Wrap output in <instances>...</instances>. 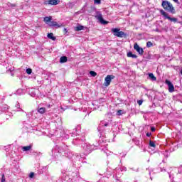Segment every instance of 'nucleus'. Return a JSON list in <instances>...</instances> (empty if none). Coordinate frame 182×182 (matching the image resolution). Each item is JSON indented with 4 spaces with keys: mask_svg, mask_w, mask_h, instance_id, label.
I'll return each mask as SVG.
<instances>
[{
    "mask_svg": "<svg viewBox=\"0 0 182 182\" xmlns=\"http://www.w3.org/2000/svg\"><path fill=\"white\" fill-rule=\"evenodd\" d=\"M21 93H22V89H18L17 90V95H21Z\"/></svg>",
    "mask_w": 182,
    "mask_h": 182,
    "instance_id": "obj_30",
    "label": "nucleus"
},
{
    "mask_svg": "<svg viewBox=\"0 0 182 182\" xmlns=\"http://www.w3.org/2000/svg\"><path fill=\"white\" fill-rule=\"evenodd\" d=\"M1 182H6L5 180V173L1 174Z\"/></svg>",
    "mask_w": 182,
    "mask_h": 182,
    "instance_id": "obj_24",
    "label": "nucleus"
},
{
    "mask_svg": "<svg viewBox=\"0 0 182 182\" xmlns=\"http://www.w3.org/2000/svg\"><path fill=\"white\" fill-rule=\"evenodd\" d=\"M127 56L128 58H132V59H137V55L136 54H133L132 51L128 52Z\"/></svg>",
    "mask_w": 182,
    "mask_h": 182,
    "instance_id": "obj_10",
    "label": "nucleus"
},
{
    "mask_svg": "<svg viewBox=\"0 0 182 182\" xmlns=\"http://www.w3.org/2000/svg\"><path fill=\"white\" fill-rule=\"evenodd\" d=\"M47 37L48 39H51L52 41H56V37L53 36L52 33H48Z\"/></svg>",
    "mask_w": 182,
    "mask_h": 182,
    "instance_id": "obj_14",
    "label": "nucleus"
},
{
    "mask_svg": "<svg viewBox=\"0 0 182 182\" xmlns=\"http://www.w3.org/2000/svg\"><path fill=\"white\" fill-rule=\"evenodd\" d=\"M60 153H64V154H65L66 156H69V151L68 150H63V149H62V147L59 148V151Z\"/></svg>",
    "mask_w": 182,
    "mask_h": 182,
    "instance_id": "obj_13",
    "label": "nucleus"
},
{
    "mask_svg": "<svg viewBox=\"0 0 182 182\" xmlns=\"http://www.w3.org/2000/svg\"><path fill=\"white\" fill-rule=\"evenodd\" d=\"M150 136H151V133H150V132L146 133L147 137H150Z\"/></svg>",
    "mask_w": 182,
    "mask_h": 182,
    "instance_id": "obj_34",
    "label": "nucleus"
},
{
    "mask_svg": "<svg viewBox=\"0 0 182 182\" xmlns=\"http://www.w3.org/2000/svg\"><path fill=\"white\" fill-rule=\"evenodd\" d=\"M178 173H179V174L181 173V172H180V171H178Z\"/></svg>",
    "mask_w": 182,
    "mask_h": 182,
    "instance_id": "obj_39",
    "label": "nucleus"
},
{
    "mask_svg": "<svg viewBox=\"0 0 182 182\" xmlns=\"http://www.w3.org/2000/svg\"><path fill=\"white\" fill-rule=\"evenodd\" d=\"M85 28V27L83 26H78L75 28V31H83V29Z\"/></svg>",
    "mask_w": 182,
    "mask_h": 182,
    "instance_id": "obj_17",
    "label": "nucleus"
},
{
    "mask_svg": "<svg viewBox=\"0 0 182 182\" xmlns=\"http://www.w3.org/2000/svg\"><path fill=\"white\" fill-rule=\"evenodd\" d=\"M114 79V75H108L105 79L104 85L107 87V86H110V83L112 82V80Z\"/></svg>",
    "mask_w": 182,
    "mask_h": 182,
    "instance_id": "obj_5",
    "label": "nucleus"
},
{
    "mask_svg": "<svg viewBox=\"0 0 182 182\" xmlns=\"http://www.w3.org/2000/svg\"><path fill=\"white\" fill-rule=\"evenodd\" d=\"M151 46H153V43H151V41H148L146 43V48H151Z\"/></svg>",
    "mask_w": 182,
    "mask_h": 182,
    "instance_id": "obj_22",
    "label": "nucleus"
},
{
    "mask_svg": "<svg viewBox=\"0 0 182 182\" xmlns=\"http://www.w3.org/2000/svg\"><path fill=\"white\" fill-rule=\"evenodd\" d=\"M16 107L17 109H20V110H17V112H23V109H21V105H19V102H17L16 105Z\"/></svg>",
    "mask_w": 182,
    "mask_h": 182,
    "instance_id": "obj_19",
    "label": "nucleus"
},
{
    "mask_svg": "<svg viewBox=\"0 0 182 182\" xmlns=\"http://www.w3.org/2000/svg\"><path fill=\"white\" fill-rule=\"evenodd\" d=\"M134 49L138 52L139 55H143L144 53V50L140 47V46L137 43L134 45Z\"/></svg>",
    "mask_w": 182,
    "mask_h": 182,
    "instance_id": "obj_7",
    "label": "nucleus"
},
{
    "mask_svg": "<svg viewBox=\"0 0 182 182\" xmlns=\"http://www.w3.org/2000/svg\"><path fill=\"white\" fill-rule=\"evenodd\" d=\"M38 113H41V114H43L46 112V108L45 107H41L38 109Z\"/></svg>",
    "mask_w": 182,
    "mask_h": 182,
    "instance_id": "obj_16",
    "label": "nucleus"
},
{
    "mask_svg": "<svg viewBox=\"0 0 182 182\" xmlns=\"http://www.w3.org/2000/svg\"><path fill=\"white\" fill-rule=\"evenodd\" d=\"M8 6H10L11 8H15V6H16V4H12V3H8Z\"/></svg>",
    "mask_w": 182,
    "mask_h": 182,
    "instance_id": "obj_23",
    "label": "nucleus"
},
{
    "mask_svg": "<svg viewBox=\"0 0 182 182\" xmlns=\"http://www.w3.org/2000/svg\"><path fill=\"white\" fill-rule=\"evenodd\" d=\"M151 132H156V128L154 127H152L151 128Z\"/></svg>",
    "mask_w": 182,
    "mask_h": 182,
    "instance_id": "obj_32",
    "label": "nucleus"
},
{
    "mask_svg": "<svg viewBox=\"0 0 182 182\" xmlns=\"http://www.w3.org/2000/svg\"><path fill=\"white\" fill-rule=\"evenodd\" d=\"M31 149H32V145H29L27 146H23L22 151H29V150H31Z\"/></svg>",
    "mask_w": 182,
    "mask_h": 182,
    "instance_id": "obj_15",
    "label": "nucleus"
},
{
    "mask_svg": "<svg viewBox=\"0 0 182 182\" xmlns=\"http://www.w3.org/2000/svg\"><path fill=\"white\" fill-rule=\"evenodd\" d=\"M122 109L118 110L117 112V116H122Z\"/></svg>",
    "mask_w": 182,
    "mask_h": 182,
    "instance_id": "obj_29",
    "label": "nucleus"
},
{
    "mask_svg": "<svg viewBox=\"0 0 182 182\" xmlns=\"http://www.w3.org/2000/svg\"><path fill=\"white\" fill-rule=\"evenodd\" d=\"M26 73L28 75H31L32 73V69H31V68L26 69Z\"/></svg>",
    "mask_w": 182,
    "mask_h": 182,
    "instance_id": "obj_26",
    "label": "nucleus"
},
{
    "mask_svg": "<svg viewBox=\"0 0 182 182\" xmlns=\"http://www.w3.org/2000/svg\"><path fill=\"white\" fill-rule=\"evenodd\" d=\"M35 176V173H33V172H31V173H30V174H29V178H33V176Z\"/></svg>",
    "mask_w": 182,
    "mask_h": 182,
    "instance_id": "obj_27",
    "label": "nucleus"
},
{
    "mask_svg": "<svg viewBox=\"0 0 182 182\" xmlns=\"http://www.w3.org/2000/svg\"><path fill=\"white\" fill-rule=\"evenodd\" d=\"M111 32H112L114 36H117V38H127V33L120 31L119 28H112Z\"/></svg>",
    "mask_w": 182,
    "mask_h": 182,
    "instance_id": "obj_3",
    "label": "nucleus"
},
{
    "mask_svg": "<svg viewBox=\"0 0 182 182\" xmlns=\"http://www.w3.org/2000/svg\"><path fill=\"white\" fill-rule=\"evenodd\" d=\"M48 108H50V105H47Z\"/></svg>",
    "mask_w": 182,
    "mask_h": 182,
    "instance_id": "obj_38",
    "label": "nucleus"
},
{
    "mask_svg": "<svg viewBox=\"0 0 182 182\" xmlns=\"http://www.w3.org/2000/svg\"><path fill=\"white\" fill-rule=\"evenodd\" d=\"M102 0H94V4H97V5H100L102 4Z\"/></svg>",
    "mask_w": 182,
    "mask_h": 182,
    "instance_id": "obj_25",
    "label": "nucleus"
},
{
    "mask_svg": "<svg viewBox=\"0 0 182 182\" xmlns=\"http://www.w3.org/2000/svg\"><path fill=\"white\" fill-rule=\"evenodd\" d=\"M160 14L161 15H162V16L164 17L165 19H168L171 22H174V23H176V22H177L178 21L177 18L170 17V16H168V14L166 11H164V10L163 9L160 10Z\"/></svg>",
    "mask_w": 182,
    "mask_h": 182,
    "instance_id": "obj_4",
    "label": "nucleus"
},
{
    "mask_svg": "<svg viewBox=\"0 0 182 182\" xmlns=\"http://www.w3.org/2000/svg\"><path fill=\"white\" fill-rule=\"evenodd\" d=\"M11 76H14V74H13V73H11Z\"/></svg>",
    "mask_w": 182,
    "mask_h": 182,
    "instance_id": "obj_40",
    "label": "nucleus"
},
{
    "mask_svg": "<svg viewBox=\"0 0 182 182\" xmlns=\"http://www.w3.org/2000/svg\"><path fill=\"white\" fill-rule=\"evenodd\" d=\"M165 83L168 85V92H170V93H173V92H174V85L173 83H171L168 80H166Z\"/></svg>",
    "mask_w": 182,
    "mask_h": 182,
    "instance_id": "obj_8",
    "label": "nucleus"
},
{
    "mask_svg": "<svg viewBox=\"0 0 182 182\" xmlns=\"http://www.w3.org/2000/svg\"><path fill=\"white\" fill-rule=\"evenodd\" d=\"M90 75L92 76V77H95V76H97V73L95 71H90Z\"/></svg>",
    "mask_w": 182,
    "mask_h": 182,
    "instance_id": "obj_18",
    "label": "nucleus"
},
{
    "mask_svg": "<svg viewBox=\"0 0 182 182\" xmlns=\"http://www.w3.org/2000/svg\"><path fill=\"white\" fill-rule=\"evenodd\" d=\"M63 149H68V146H63Z\"/></svg>",
    "mask_w": 182,
    "mask_h": 182,
    "instance_id": "obj_37",
    "label": "nucleus"
},
{
    "mask_svg": "<svg viewBox=\"0 0 182 182\" xmlns=\"http://www.w3.org/2000/svg\"><path fill=\"white\" fill-rule=\"evenodd\" d=\"M60 0H47L44 2V5H59Z\"/></svg>",
    "mask_w": 182,
    "mask_h": 182,
    "instance_id": "obj_6",
    "label": "nucleus"
},
{
    "mask_svg": "<svg viewBox=\"0 0 182 182\" xmlns=\"http://www.w3.org/2000/svg\"><path fill=\"white\" fill-rule=\"evenodd\" d=\"M7 72H11V73L14 72V68H10V69H9V70H7Z\"/></svg>",
    "mask_w": 182,
    "mask_h": 182,
    "instance_id": "obj_33",
    "label": "nucleus"
},
{
    "mask_svg": "<svg viewBox=\"0 0 182 182\" xmlns=\"http://www.w3.org/2000/svg\"><path fill=\"white\" fill-rule=\"evenodd\" d=\"M95 18H97L102 25H107V23H109V22L103 19V16L101 14L96 16Z\"/></svg>",
    "mask_w": 182,
    "mask_h": 182,
    "instance_id": "obj_9",
    "label": "nucleus"
},
{
    "mask_svg": "<svg viewBox=\"0 0 182 182\" xmlns=\"http://www.w3.org/2000/svg\"><path fill=\"white\" fill-rule=\"evenodd\" d=\"M137 103H138V105H139V106H141V105H143V100H139L137 101Z\"/></svg>",
    "mask_w": 182,
    "mask_h": 182,
    "instance_id": "obj_28",
    "label": "nucleus"
},
{
    "mask_svg": "<svg viewBox=\"0 0 182 182\" xmlns=\"http://www.w3.org/2000/svg\"><path fill=\"white\" fill-rule=\"evenodd\" d=\"M161 6L164 9V11H166V12H169V14H172V15H174L176 14V9L174 8V6H173V4H171L168 1H162Z\"/></svg>",
    "mask_w": 182,
    "mask_h": 182,
    "instance_id": "obj_1",
    "label": "nucleus"
},
{
    "mask_svg": "<svg viewBox=\"0 0 182 182\" xmlns=\"http://www.w3.org/2000/svg\"><path fill=\"white\" fill-rule=\"evenodd\" d=\"M66 62H68V57L62 56L60 58V63H66Z\"/></svg>",
    "mask_w": 182,
    "mask_h": 182,
    "instance_id": "obj_12",
    "label": "nucleus"
},
{
    "mask_svg": "<svg viewBox=\"0 0 182 182\" xmlns=\"http://www.w3.org/2000/svg\"><path fill=\"white\" fill-rule=\"evenodd\" d=\"M64 31H65V32H68V29L64 28Z\"/></svg>",
    "mask_w": 182,
    "mask_h": 182,
    "instance_id": "obj_36",
    "label": "nucleus"
},
{
    "mask_svg": "<svg viewBox=\"0 0 182 182\" xmlns=\"http://www.w3.org/2000/svg\"><path fill=\"white\" fill-rule=\"evenodd\" d=\"M9 109V107L7 105H3L1 110L6 111L8 110Z\"/></svg>",
    "mask_w": 182,
    "mask_h": 182,
    "instance_id": "obj_20",
    "label": "nucleus"
},
{
    "mask_svg": "<svg viewBox=\"0 0 182 182\" xmlns=\"http://www.w3.org/2000/svg\"><path fill=\"white\" fill-rule=\"evenodd\" d=\"M149 146H150V147L154 148V147H156V144H154V141L151 140V141H149Z\"/></svg>",
    "mask_w": 182,
    "mask_h": 182,
    "instance_id": "obj_21",
    "label": "nucleus"
},
{
    "mask_svg": "<svg viewBox=\"0 0 182 182\" xmlns=\"http://www.w3.org/2000/svg\"><path fill=\"white\" fill-rule=\"evenodd\" d=\"M175 4H178V5H180V1L178 0H173Z\"/></svg>",
    "mask_w": 182,
    "mask_h": 182,
    "instance_id": "obj_31",
    "label": "nucleus"
},
{
    "mask_svg": "<svg viewBox=\"0 0 182 182\" xmlns=\"http://www.w3.org/2000/svg\"><path fill=\"white\" fill-rule=\"evenodd\" d=\"M43 21L48 25V26H54L55 28H62V24L58 23L56 21H52V16H46L43 18Z\"/></svg>",
    "mask_w": 182,
    "mask_h": 182,
    "instance_id": "obj_2",
    "label": "nucleus"
},
{
    "mask_svg": "<svg viewBox=\"0 0 182 182\" xmlns=\"http://www.w3.org/2000/svg\"><path fill=\"white\" fill-rule=\"evenodd\" d=\"M149 77L150 80H152V82H156V80H157V77H156V76H154V74L153 73H149Z\"/></svg>",
    "mask_w": 182,
    "mask_h": 182,
    "instance_id": "obj_11",
    "label": "nucleus"
},
{
    "mask_svg": "<svg viewBox=\"0 0 182 182\" xmlns=\"http://www.w3.org/2000/svg\"><path fill=\"white\" fill-rule=\"evenodd\" d=\"M104 126H105V127H107V126H109V122H106L105 124H104Z\"/></svg>",
    "mask_w": 182,
    "mask_h": 182,
    "instance_id": "obj_35",
    "label": "nucleus"
}]
</instances>
